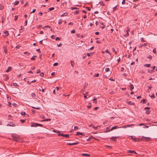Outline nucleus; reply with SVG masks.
<instances>
[{
  "label": "nucleus",
  "mask_w": 157,
  "mask_h": 157,
  "mask_svg": "<svg viewBox=\"0 0 157 157\" xmlns=\"http://www.w3.org/2000/svg\"><path fill=\"white\" fill-rule=\"evenodd\" d=\"M51 38L52 39H54L55 38L54 36L53 35H52L51 36Z\"/></svg>",
  "instance_id": "obj_61"
},
{
  "label": "nucleus",
  "mask_w": 157,
  "mask_h": 157,
  "mask_svg": "<svg viewBox=\"0 0 157 157\" xmlns=\"http://www.w3.org/2000/svg\"><path fill=\"white\" fill-rule=\"evenodd\" d=\"M36 123H32L31 126V127H36L37 125H36Z\"/></svg>",
  "instance_id": "obj_10"
},
{
  "label": "nucleus",
  "mask_w": 157,
  "mask_h": 157,
  "mask_svg": "<svg viewBox=\"0 0 157 157\" xmlns=\"http://www.w3.org/2000/svg\"><path fill=\"white\" fill-rule=\"evenodd\" d=\"M79 143L78 142H77L75 143H67V144L71 146L72 145H77V144H78Z\"/></svg>",
  "instance_id": "obj_3"
},
{
  "label": "nucleus",
  "mask_w": 157,
  "mask_h": 157,
  "mask_svg": "<svg viewBox=\"0 0 157 157\" xmlns=\"http://www.w3.org/2000/svg\"><path fill=\"white\" fill-rule=\"evenodd\" d=\"M67 14L66 13H64L61 16V17H63L64 16H66L67 15Z\"/></svg>",
  "instance_id": "obj_34"
},
{
  "label": "nucleus",
  "mask_w": 157,
  "mask_h": 157,
  "mask_svg": "<svg viewBox=\"0 0 157 157\" xmlns=\"http://www.w3.org/2000/svg\"><path fill=\"white\" fill-rule=\"evenodd\" d=\"M19 1H16L15 2H14V5L16 6L18 5L19 3Z\"/></svg>",
  "instance_id": "obj_22"
},
{
  "label": "nucleus",
  "mask_w": 157,
  "mask_h": 157,
  "mask_svg": "<svg viewBox=\"0 0 157 157\" xmlns=\"http://www.w3.org/2000/svg\"><path fill=\"white\" fill-rule=\"evenodd\" d=\"M20 121L22 123H24L25 121V119H21V120H20Z\"/></svg>",
  "instance_id": "obj_42"
},
{
  "label": "nucleus",
  "mask_w": 157,
  "mask_h": 157,
  "mask_svg": "<svg viewBox=\"0 0 157 157\" xmlns=\"http://www.w3.org/2000/svg\"><path fill=\"white\" fill-rule=\"evenodd\" d=\"M93 137L92 136H90L89 137L87 140V141H90L92 138Z\"/></svg>",
  "instance_id": "obj_21"
},
{
  "label": "nucleus",
  "mask_w": 157,
  "mask_h": 157,
  "mask_svg": "<svg viewBox=\"0 0 157 157\" xmlns=\"http://www.w3.org/2000/svg\"><path fill=\"white\" fill-rule=\"evenodd\" d=\"M53 132H57V133H59V131H58L55 130H53Z\"/></svg>",
  "instance_id": "obj_47"
},
{
  "label": "nucleus",
  "mask_w": 157,
  "mask_h": 157,
  "mask_svg": "<svg viewBox=\"0 0 157 157\" xmlns=\"http://www.w3.org/2000/svg\"><path fill=\"white\" fill-rule=\"evenodd\" d=\"M117 9V6H116L113 8V10H116Z\"/></svg>",
  "instance_id": "obj_54"
},
{
  "label": "nucleus",
  "mask_w": 157,
  "mask_h": 157,
  "mask_svg": "<svg viewBox=\"0 0 157 157\" xmlns=\"http://www.w3.org/2000/svg\"><path fill=\"white\" fill-rule=\"evenodd\" d=\"M36 125H37V126L43 127V125L40 124H39L36 123Z\"/></svg>",
  "instance_id": "obj_36"
},
{
  "label": "nucleus",
  "mask_w": 157,
  "mask_h": 157,
  "mask_svg": "<svg viewBox=\"0 0 157 157\" xmlns=\"http://www.w3.org/2000/svg\"><path fill=\"white\" fill-rule=\"evenodd\" d=\"M86 9H87L88 11H90L91 9L90 7H86Z\"/></svg>",
  "instance_id": "obj_51"
},
{
  "label": "nucleus",
  "mask_w": 157,
  "mask_h": 157,
  "mask_svg": "<svg viewBox=\"0 0 157 157\" xmlns=\"http://www.w3.org/2000/svg\"><path fill=\"white\" fill-rule=\"evenodd\" d=\"M143 137L144 138L146 139V140H148L150 139V138L149 137H144V136H143Z\"/></svg>",
  "instance_id": "obj_24"
},
{
  "label": "nucleus",
  "mask_w": 157,
  "mask_h": 157,
  "mask_svg": "<svg viewBox=\"0 0 157 157\" xmlns=\"http://www.w3.org/2000/svg\"><path fill=\"white\" fill-rule=\"evenodd\" d=\"M105 52H106V53H108L109 54H110V52L108 50V49H106L105 51Z\"/></svg>",
  "instance_id": "obj_59"
},
{
  "label": "nucleus",
  "mask_w": 157,
  "mask_h": 157,
  "mask_svg": "<svg viewBox=\"0 0 157 157\" xmlns=\"http://www.w3.org/2000/svg\"><path fill=\"white\" fill-rule=\"evenodd\" d=\"M150 109V108L148 107H146L144 109Z\"/></svg>",
  "instance_id": "obj_46"
},
{
  "label": "nucleus",
  "mask_w": 157,
  "mask_h": 157,
  "mask_svg": "<svg viewBox=\"0 0 157 157\" xmlns=\"http://www.w3.org/2000/svg\"><path fill=\"white\" fill-rule=\"evenodd\" d=\"M13 138L14 140L16 141H18L19 138L17 137H16L15 136H13Z\"/></svg>",
  "instance_id": "obj_5"
},
{
  "label": "nucleus",
  "mask_w": 157,
  "mask_h": 157,
  "mask_svg": "<svg viewBox=\"0 0 157 157\" xmlns=\"http://www.w3.org/2000/svg\"><path fill=\"white\" fill-rule=\"evenodd\" d=\"M82 155L83 156H90V154H86V153H82Z\"/></svg>",
  "instance_id": "obj_11"
},
{
  "label": "nucleus",
  "mask_w": 157,
  "mask_h": 157,
  "mask_svg": "<svg viewBox=\"0 0 157 157\" xmlns=\"http://www.w3.org/2000/svg\"><path fill=\"white\" fill-rule=\"evenodd\" d=\"M130 90H132L134 89V86L132 84H131L130 85Z\"/></svg>",
  "instance_id": "obj_7"
},
{
  "label": "nucleus",
  "mask_w": 157,
  "mask_h": 157,
  "mask_svg": "<svg viewBox=\"0 0 157 157\" xmlns=\"http://www.w3.org/2000/svg\"><path fill=\"white\" fill-rule=\"evenodd\" d=\"M99 3H100V5L101 6H103L104 5V4L103 3V2H100Z\"/></svg>",
  "instance_id": "obj_58"
},
{
  "label": "nucleus",
  "mask_w": 157,
  "mask_h": 157,
  "mask_svg": "<svg viewBox=\"0 0 157 157\" xmlns=\"http://www.w3.org/2000/svg\"><path fill=\"white\" fill-rule=\"evenodd\" d=\"M105 70L106 71V72H108L109 71V68L108 67V68H105Z\"/></svg>",
  "instance_id": "obj_33"
},
{
  "label": "nucleus",
  "mask_w": 157,
  "mask_h": 157,
  "mask_svg": "<svg viewBox=\"0 0 157 157\" xmlns=\"http://www.w3.org/2000/svg\"><path fill=\"white\" fill-rule=\"evenodd\" d=\"M78 127H77V126H75L74 127V129L75 130H78Z\"/></svg>",
  "instance_id": "obj_53"
},
{
  "label": "nucleus",
  "mask_w": 157,
  "mask_h": 157,
  "mask_svg": "<svg viewBox=\"0 0 157 157\" xmlns=\"http://www.w3.org/2000/svg\"><path fill=\"white\" fill-rule=\"evenodd\" d=\"M154 71L153 69L151 70H148V72L149 73H151L152 72H154Z\"/></svg>",
  "instance_id": "obj_16"
},
{
  "label": "nucleus",
  "mask_w": 157,
  "mask_h": 157,
  "mask_svg": "<svg viewBox=\"0 0 157 157\" xmlns=\"http://www.w3.org/2000/svg\"><path fill=\"white\" fill-rule=\"evenodd\" d=\"M4 33L6 34V36H7L9 35L8 32L7 31H6L4 32Z\"/></svg>",
  "instance_id": "obj_25"
},
{
  "label": "nucleus",
  "mask_w": 157,
  "mask_h": 157,
  "mask_svg": "<svg viewBox=\"0 0 157 157\" xmlns=\"http://www.w3.org/2000/svg\"><path fill=\"white\" fill-rule=\"evenodd\" d=\"M13 85L15 86H18V85L16 83H13Z\"/></svg>",
  "instance_id": "obj_55"
},
{
  "label": "nucleus",
  "mask_w": 157,
  "mask_h": 157,
  "mask_svg": "<svg viewBox=\"0 0 157 157\" xmlns=\"http://www.w3.org/2000/svg\"><path fill=\"white\" fill-rule=\"evenodd\" d=\"M8 105L9 106L11 107V102L10 101H9V102H8Z\"/></svg>",
  "instance_id": "obj_50"
},
{
  "label": "nucleus",
  "mask_w": 157,
  "mask_h": 157,
  "mask_svg": "<svg viewBox=\"0 0 157 157\" xmlns=\"http://www.w3.org/2000/svg\"><path fill=\"white\" fill-rule=\"evenodd\" d=\"M15 18L14 19V20L16 21L17 20V19L18 18V16H15Z\"/></svg>",
  "instance_id": "obj_43"
},
{
  "label": "nucleus",
  "mask_w": 157,
  "mask_h": 157,
  "mask_svg": "<svg viewBox=\"0 0 157 157\" xmlns=\"http://www.w3.org/2000/svg\"><path fill=\"white\" fill-rule=\"evenodd\" d=\"M93 54L92 52H90L88 53L87 55L88 56H90L91 55H92Z\"/></svg>",
  "instance_id": "obj_31"
},
{
  "label": "nucleus",
  "mask_w": 157,
  "mask_h": 157,
  "mask_svg": "<svg viewBox=\"0 0 157 157\" xmlns=\"http://www.w3.org/2000/svg\"><path fill=\"white\" fill-rule=\"evenodd\" d=\"M135 136H131V140H134L135 141H137V138H135Z\"/></svg>",
  "instance_id": "obj_4"
},
{
  "label": "nucleus",
  "mask_w": 157,
  "mask_h": 157,
  "mask_svg": "<svg viewBox=\"0 0 157 157\" xmlns=\"http://www.w3.org/2000/svg\"><path fill=\"white\" fill-rule=\"evenodd\" d=\"M62 20L61 19H60L59 20L58 23L59 25H60L62 23Z\"/></svg>",
  "instance_id": "obj_17"
},
{
  "label": "nucleus",
  "mask_w": 157,
  "mask_h": 157,
  "mask_svg": "<svg viewBox=\"0 0 157 157\" xmlns=\"http://www.w3.org/2000/svg\"><path fill=\"white\" fill-rule=\"evenodd\" d=\"M9 79V77H7L5 78L4 79V80L5 81H7Z\"/></svg>",
  "instance_id": "obj_38"
},
{
  "label": "nucleus",
  "mask_w": 157,
  "mask_h": 157,
  "mask_svg": "<svg viewBox=\"0 0 157 157\" xmlns=\"http://www.w3.org/2000/svg\"><path fill=\"white\" fill-rule=\"evenodd\" d=\"M150 113V111L147 110L146 111V113L147 114H149Z\"/></svg>",
  "instance_id": "obj_32"
},
{
  "label": "nucleus",
  "mask_w": 157,
  "mask_h": 157,
  "mask_svg": "<svg viewBox=\"0 0 157 157\" xmlns=\"http://www.w3.org/2000/svg\"><path fill=\"white\" fill-rule=\"evenodd\" d=\"M128 104L130 105H134L135 104V103L134 102H132L131 101H129L128 103Z\"/></svg>",
  "instance_id": "obj_14"
},
{
  "label": "nucleus",
  "mask_w": 157,
  "mask_h": 157,
  "mask_svg": "<svg viewBox=\"0 0 157 157\" xmlns=\"http://www.w3.org/2000/svg\"><path fill=\"white\" fill-rule=\"evenodd\" d=\"M62 45V44H61V43L59 44H57V46H58V47H60L61 45Z\"/></svg>",
  "instance_id": "obj_64"
},
{
  "label": "nucleus",
  "mask_w": 157,
  "mask_h": 157,
  "mask_svg": "<svg viewBox=\"0 0 157 157\" xmlns=\"http://www.w3.org/2000/svg\"><path fill=\"white\" fill-rule=\"evenodd\" d=\"M51 120V119H45L44 120H43L42 121H50Z\"/></svg>",
  "instance_id": "obj_13"
},
{
  "label": "nucleus",
  "mask_w": 157,
  "mask_h": 157,
  "mask_svg": "<svg viewBox=\"0 0 157 157\" xmlns=\"http://www.w3.org/2000/svg\"><path fill=\"white\" fill-rule=\"evenodd\" d=\"M27 20H26V21H25V23H24L25 25L26 26L27 25Z\"/></svg>",
  "instance_id": "obj_56"
},
{
  "label": "nucleus",
  "mask_w": 157,
  "mask_h": 157,
  "mask_svg": "<svg viewBox=\"0 0 157 157\" xmlns=\"http://www.w3.org/2000/svg\"><path fill=\"white\" fill-rule=\"evenodd\" d=\"M119 137V136H112L110 139V140L112 141H114L116 142L117 140H116V139H117Z\"/></svg>",
  "instance_id": "obj_2"
},
{
  "label": "nucleus",
  "mask_w": 157,
  "mask_h": 157,
  "mask_svg": "<svg viewBox=\"0 0 157 157\" xmlns=\"http://www.w3.org/2000/svg\"><path fill=\"white\" fill-rule=\"evenodd\" d=\"M58 136H63L66 138H69V135L68 134H64L63 133H59L58 134Z\"/></svg>",
  "instance_id": "obj_1"
},
{
  "label": "nucleus",
  "mask_w": 157,
  "mask_h": 157,
  "mask_svg": "<svg viewBox=\"0 0 157 157\" xmlns=\"http://www.w3.org/2000/svg\"><path fill=\"white\" fill-rule=\"evenodd\" d=\"M36 9H33V10L32 11V12L30 13V14H31V13H34V12H35V11H36Z\"/></svg>",
  "instance_id": "obj_57"
},
{
  "label": "nucleus",
  "mask_w": 157,
  "mask_h": 157,
  "mask_svg": "<svg viewBox=\"0 0 157 157\" xmlns=\"http://www.w3.org/2000/svg\"><path fill=\"white\" fill-rule=\"evenodd\" d=\"M112 50L113 52H114L116 54H117V52L116 51L115 48H112Z\"/></svg>",
  "instance_id": "obj_29"
},
{
  "label": "nucleus",
  "mask_w": 157,
  "mask_h": 157,
  "mask_svg": "<svg viewBox=\"0 0 157 157\" xmlns=\"http://www.w3.org/2000/svg\"><path fill=\"white\" fill-rule=\"evenodd\" d=\"M144 66L147 67H150L151 65L150 64H146L144 65Z\"/></svg>",
  "instance_id": "obj_20"
},
{
  "label": "nucleus",
  "mask_w": 157,
  "mask_h": 157,
  "mask_svg": "<svg viewBox=\"0 0 157 157\" xmlns=\"http://www.w3.org/2000/svg\"><path fill=\"white\" fill-rule=\"evenodd\" d=\"M128 153L129 152V153H131L132 154L135 153L136 154H137L136 152L135 151H134L128 150Z\"/></svg>",
  "instance_id": "obj_6"
},
{
  "label": "nucleus",
  "mask_w": 157,
  "mask_h": 157,
  "mask_svg": "<svg viewBox=\"0 0 157 157\" xmlns=\"http://www.w3.org/2000/svg\"><path fill=\"white\" fill-rule=\"evenodd\" d=\"M150 97L151 98H155V95L153 94Z\"/></svg>",
  "instance_id": "obj_52"
},
{
  "label": "nucleus",
  "mask_w": 157,
  "mask_h": 157,
  "mask_svg": "<svg viewBox=\"0 0 157 157\" xmlns=\"http://www.w3.org/2000/svg\"><path fill=\"white\" fill-rule=\"evenodd\" d=\"M71 33H75V30H74V29H73V30H72L71 32Z\"/></svg>",
  "instance_id": "obj_45"
},
{
  "label": "nucleus",
  "mask_w": 157,
  "mask_h": 157,
  "mask_svg": "<svg viewBox=\"0 0 157 157\" xmlns=\"http://www.w3.org/2000/svg\"><path fill=\"white\" fill-rule=\"evenodd\" d=\"M7 126H15V125L14 124H12V125H9V123H8L7 124Z\"/></svg>",
  "instance_id": "obj_37"
},
{
  "label": "nucleus",
  "mask_w": 157,
  "mask_h": 157,
  "mask_svg": "<svg viewBox=\"0 0 157 157\" xmlns=\"http://www.w3.org/2000/svg\"><path fill=\"white\" fill-rule=\"evenodd\" d=\"M141 41L142 42H145V41L144 40V39L143 38H141Z\"/></svg>",
  "instance_id": "obj_63"
},
{
  "label": "nucleus",
  "mask_w": 157,
  "mask_h": 157,
  "mask_svg": "<svg viewBox=\"0 0 157 157\" xmlns=\"http://www.w3.org/2000/svg\"><path fill=\"white\" fill-rule=\"evenodd\" d=\"M71 9L72 10H74L77 9L78 8L75 7H71Z\"/></svg>",
  "instance_id": "obj_26"
},
{
  "label": "nucleus",
  "mask_w": 157,
  "mask_h": 157,
  "mask_svg": "<svg viewBox=\"0 0 157 157\" xmlns=\"http://www.w3.org/2000/svg\"><path fill=\"white\" fill-rule=\"evenodd\" d=\"M153 52L155 54H156V49L155 48L153 49Z\"/></svg>",
  "instance_id": "obj_39"
},
{
  "label": "nucleus",
  "mask_w": 157,
  "mask_h": 157,
  "mask_svg": "<svg viewBox=\"0 0 157 157\" xmlns=\"http://www.w3.org/2000/svg\"><path fill=\"white\" fill-rule=\"evenodd\" d=\"M133 126V125L132 124H129V125H127V127H131L132 126Z\"/></svg>",
  "instance_id": "obj_48"
},
{
  "label": "nucleus",
  "mask_w": 157,
  "mask_h": 157,
  "mask_svg": "<svg viewBox=\"0 0 157 157\" xmlns=\"http://www.w3.org/2000/svg\"><path fill=\"white\" fill-rule=\"evenodd\" d=\"M119 128L117 126H114L113 127H112V129H117V128Z\"/></svg>",
  "instance_id": "obj_27"
},
{
  "label": "nucleus",
  "mask_w": 157,
  "mask_h": 157,
  "mask_svg": "<svg viewBox=\"0 0 157 157\" xmlns=\"http://www.w3.org/2000/svg\"><path fill=\"white\" fill-rule=\"evenodd\" d=\"M55 8L53 7H52L48 9V10L51 11L52 10H53Z\"/></svg>",
  "instance_id": "obj_28"
},
{
  "label": "nucleus",
  "mask_w": 157,
  "mask_h": 157,
  "mask_svg": "<svg viewBox=\"0 0 157 157\" xmlns=\"http://www.w3.org/2000/svg\"><path fill=\"white\" fill-rule=\"evenodd\" d=\"M99 76V73H97L96 75H94V77H98Z\"/></svg>",
  "instance_id": "obj_62"
},
{
  "label": "nucleus",
  "mask_w": 157,
  "mask_h": 157,
  "mask_svg": "<svg viewBox=\"0 0 157 157\" xmlns=\"http://www.w3.org/2000/svg\"><path fill=\"white\" fill-rule=\"evenodd\" d=\"M146 101V100L144 99H143V100H142L141 101V103H143V104H145V103H146V102L145 101Z\"/></svg>",
  "instance_id": "obj_18"
},
{
  "label": "nucleus",
  "mask_w": 157,
  "mask_h": 157,
  "mask_svg": "<svg viewBox=\"0 0 157 157\" xmlns=\"http://www.w3.org/2000/svg\"><path fill=\"white\" fill-rule=\"evenodd\" d=\"M36 57L37 56H34L31 58V59L32 60H33L35 59V58H36Z\"/></svg>",
  "instance_id": "obj_23"
},
{
  "label": "nucleus",
  "mask_w": 157,
  "mask_h": 157,
  "mask_svg": "<svg viewBox=\"0 0 157 157\" xmlns=\"http://www.w3.org/2000/svg\"><path fill=\"white\" fill-rule=\"evenodd\" d=\"M113 130V129H112V128L110 130H109L107 131H106V132H110V131H112Z\"/></svg>",
  "instance_id": "obj_49"
},
{
  "label": "nucleus",
  "mask_w": 157,
  "mask_h": 157,
  "mask_svg": "<svg viewBox=\"0 0 157 157\" xmlns=\"http://www.w3.org/2000/svg\"><path fill=\"white\" fill-rule=\"evenodd\" d=\"M97 98H95L93 99V101L94 103L96 104L97 102Z\"/></svg>",
  "instance_id": "obj_15"
},
{
  "label": "nucleus",
  "mask_w": 157,
  "mask_h": 157,
  "mask_svg": "<svg viewBox=\"0 0 157 157\" xmlns=\"http://www.w3.org/2000/svg\"><path fill=\"white\" fill-rule=\"evenodd\" d=\"M11 69H12L11 67H8V69L6 70V72H8L9 71H10L11 70Z\"/></svg>",
  "instance_id": "obj_8"
},
{
  "label": "nucleus",
  "mask_w": 157,
  "mask_h": 157,
  "mask_svg": "<svg viewBox=\"0 0 157 157\" xmlns=\"http://www.w3.org/2000/svg\"><path fill=\"white\" fill-rule=\"evenodd\" d=\"M31 95L33 97H35V94L34 93H32L31 94Z\"/></svg>",
  "instance_id": "obj_41"
},
{
  "label": "nucleus",
  "mask_w": 157,
  "mask_h": 157,
  "mask_svg": "<svg viewBox=\"0 0 157 157\" xmlns=\"http://www.w3.org/2000/svg\"><path fill=\"white\" fill-rule=\"evenodd\" d=\"M81 135L82 136H84V133H83V132H77V134H76V135Z\"/></svg>",
  "instance_id": "obj_9"
},
{
  "label": "nucleus",
  "mask_w": 157,
  "mask_h": 157,
  "mask_svg": "<svg viewBox=\"0 0 157 157\" xmlns=\"http://www.w3.org/2000/svg\"><path fill=\"white\" fill-rule=\"evenodd\" d=\"M4 8V6L2 5L1 4H0V9L2 10Z\"/></svg>",
  "instance_id": "obj_30"
},
{
  "label": "nucleus",
  "mask_w": 157,
  "mask_h": 157,
  "mask_svg": "<svg viewBox=\"0 0 157 157\" xmlns=\"http://www.w3.org/2000/svg\"><path fill=\"white\" fill-rule=\"evenodd\" d=\"M21 114L22 116H24V115H26V116H28V114H26L24 112H21Z\"/></svg>",
  "instance_id": "obj_12"
},
{
  "label": "nucleus",
  "mask_w": 157,
  "mask_h": 157,
  "mask_svg": "<svg viewBox=\"0 0 157 157\" xmlns=\"http://www.w3.org/2000/svg\"><path fill=\"white\" fill-rule=\"evenodd\" d=\"M58 63H54V64H53V65L54 66H56L58 65Z\"/></svg>",
  "instance_id": "obj_44"
},
{
  "label": "nucleus",
  "mask_w": 157,
  "mask_h": 157,
  "mask_svg": "<svg viewBox=\"0 0 157 157\" xmlns=\"http://www.w3.org/2000/svg\"><path fill=\"white\" fill-rule=\"evenodd\" d=\"M125 1L126 0H123L122 4L123 5L125 4Z\"/></svg>",
  "instance_id": "obj_35"
},
{
  "label": "nucleus",
  "mask_w": 157,
  "mask_h": 157,
  "mask_svg": "<svg viewBox=\"0 0 157 157\" xmlns=\"http://www.w3.org/2000/svg\"><path fill=\"white\" fill-rule=\"evenodd\" d=\"M40 75L41 77H43L44 76V74L43 73H41L40 74Z\"/></svg>",
  "instance_id": "obj_40"
},
{
  "label": "nucleus",
  "mask_w": 157,
  "mask_h": 157,
  "mask_svg": "<svg viewBox=\"0 0 157 157\" xmlns=\"http://www.w3.org/2000/svg\"><path fill=\"white\" fill-rule=\"evenodd\" d=\"M71 66L73 67H74V62L72 61H71Z\"/></svg>",
  "instance_id": "obj_19"
},
{
  "label": "nucleus",
  "mask_w": 157,
  "mask_h": 157,
  "mask_svg": "<svg viewBox=\"0 0 157 157\" xmlns=\"http://www.w3.org/2000/svg\"><path fill=\"white\" fill-rule=\"evenodd\" d=\"M60 39V38H59V37H57L56 38V40H59Z\"/></svg>",
  "instance_id": "obj_60"
}]
</instances>
